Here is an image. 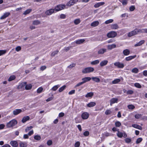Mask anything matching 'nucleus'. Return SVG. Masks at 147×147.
I'll return each instance as SVG.
<instances>
[{
  "label": "nucleus",
  "mask_w": 147,
  "mask_h": 147,
  "mask_svg": "<svg viewBox=\"0 0 147 147\" xmlns=\"http://www.w3.org/2000/svg\"><path fill=\"white\" fill-rule=\"evenodd\" d=\"M17 123V121L15 119H13L8 122L6 126L8 128H10L15 126Z\"/></svg>",
  "instance_id": "f257e3e1"
},
{
  "label": "nucleus",
  "mask_w": 147,
  "mask_h": 147,
  "mask_svg": "<svg viewBox=\"0 0 147 147\" xmlns=\"http://www.w3.org/2000/svg\"><path fill=\"white\" fill-rule=\"evenodd\" d=\"M26 82H24L20 84L18 86V89L22 90L25 88L26 90H28V86L26 85Z\"/></svg>",
  "instance_id": "f03ea898"
},
{
  "label": "nucleus",
  "mask_w": 147,
  "mask_h": 147,
  "mask_svg": "<svg viewBox=\"0 0 147 147\" xmlns=\"http://www.w3.org/2000/svg\"><path fill=\"white\" fill-rule=\"evenodd\" d=\"M94 70V68L93 67H89L86 68L82 70V73L84 74L90 73L92 72Z\"/></svg>",
  "instance_id": "7ed1b4c3"
},
{
  "label": "nucleus",
  "mask_w": 147,
  "mask_h": 147,
  "mask_svg": "<svg viewBox=\"0 0 147 147\" xmlns=\"http://www.w3.org/2000/svg\"><path fill=\"white\" fill-rule=\"evenodd\" d=\"M117 35L116 32L114 31H111L107 34V36L109 38H114Z\"/></svg>",
  "instance_id": "20e7f679"
},
{
  "label": "nucleus",
  "mask_w": 147,
  "mask_h": 147,
  "mask_svg": "<svg viewBox=\"0 0 147 147\" xmlns=\"http://www.w3.org/2000/svg\"><path fill=\"white\" fill-rule=\"evenodd\" d=\"M65 7V5H59L56 6L55 8V10L57 11L61 10Z\"/></svg>",
  "instance_id": "39448f33"
},
{
  "label": "nucleus",
  "mask_w": 147,
  "mask_h": 147,
  "mask_svg": "<svg viewBox=\"0 0 147 147\" xmlns=\"http://www.w3.org/2000/svg\"><path fill=\"white\" fill-rule=\"evenodd\" d=\"M115 66L119 68H122L124 67V64L121 63L119 61L116 62L114 63Z\"/></svg>",
  "instance_id": "423d86ee"
},
{
  "label": "nucleus",
  "mask_w": 147,
  "mask_h": 147,
  "mask_svg": "<svg viewBox=\"0 0 147 147\" xmlns=\"http://www.w3.org/2000/svg\"><path fill=\"white\" fill-rule=\"evenodd\" d=\"M78 1V0H70L66 4V5L68 6H71L76 3Z\"/></svg>",
  "instance_id": "0eeeda50"
},
{
  "label": "nucleus",
  "mask_w": 147,
  "mask_h": 147,
  "mask_svg": "<svg viewBox=\"0 0 147 147\" xmlns=\"http://www.w3.org/2000/svg\"><path fill=\"white\" fill-rule=\"evenodd\" d=\"M89 116V114L87 112H85L82 113L81 115L82 118L83 119H87Z\"/></svg>",
  "instance_id": "6e6552de"
},
{
  "label": "nucleus",
  "mask_w": 147,
  "mask_h": 147,
  "mask_svg": "<svg viewBox=\"0 0 147 147\" xmlns=\"http://www.w3.org/2000/svg\"><path fill=\"white\" fill-rule=\"evenodd\" d=\"M22 112V111L20 109H15L13 111V114L14 115H16Z\"/></svg>",
  "instance_id": "1a4fd4ad"
},
{
  "label": "nucleus",
  "mask_w": 147,
  "mask_h": 147,
  "mask_svg": "<svg viewBox=\"0 0 147 147\" xmlns=\"http://www.w3.org/2000/svg\"><path fill=\"white\" fill-rule=\"evenodd\" d=\"M54 11V9H50L47 11L45 12V14L48 16L52 14Z\"/></svg>",
  "instance_id": "9d476101"
},
{
  "label": "nucleus",
  "mask_w": 147,
  "mask_h": 147,
  "mask_svg": "<svg viewBox=\"0 0 147 147\" xmlns=\"http://www.w3.org/2000/svg\"><path fill=\"white\" fill-rule=\"evenodd\" d=\"M10 144L13 147H17L18 145L17 142L16 141H11Z\"/></svg>",
  "instance_id": "9b49d317"
},
{
  "label": "nucleus",
  "mask_w": 147,
  "mask_h": 147,
  "mask_svg": "<svg viewBox=\"0 0 147 147\" xmlns=\"http://www.w3.org/2000/svg\"><path fill=\"white\" fill-rule=\"evenodd\" d=\"M107 49H105L102 48L99 50L98 51V54H103L105 53L106 52Z\"/></svg>",
  "instance_id": "f8f14e48"
},
{
  "label": "nucleus",
  "mask_w": 147,
  "mask_h": 147,
  "mask_svg": "<svg viewBox=\"0 0 147 147\" xmlns=\"http://www.w3.org/2000/svg\"><path fill=\"white\" fill-rule=\"evenodd\" d=\"M10 14V13L9 12H6L0 17V19L3 20L6 18L7 17H8L9 16Z\"/></svg>",
  "instance_id": "ddd939ff"
},
{
  "label": "nucleus",
  "mask_w": 147,
  "mask_h": 147,
  "mask_svg": "<svg viewBox=\"0 0 147 147\" xmlns=\"http://www.w3.org/2000/svg\"><path fill=\"white\" fill-rule=\"evenodd\" d=\"M137 34V33L135 29L133 31L129 32L128 34V36L129 37H131Z\"/></svg>",
  "instance_id": "4468645a"
},
{
  "label": "nucleus",
  "mask_w": 147,
  "mask_h": 147,
  "mask_svg": "<svg viewBox=\"0 0 147 147\" xmlns=\"http://www.w3.org/2000/svg\"><path fill=\"white\" fill-rule=\"evenodd\" d=\"M91 79V78L89 77H86L82 79V80L83 81L82 82L83 84L90 81Z\"/></svg>",
  "instance_id": "2eb2a0df"
},
{
  "label": "nucleus",
  "mask_w": 147,
  "mask_h": 147,
  "mask_svg": "<svg viewBox=\"0 0 147 147\" xmlns=\"http://www.w3.org/2000/svg\"><path fill=\"white\" fill-rule=\"evenodd\" d=\"M116 46L115 44H112V45H109L107 46V49L109 50H111L113 48L116 47Z\"/></svg>",
  "instance_id": "dca6fc26"
},
{
  "label": "nucleus",
  "mask_w": 147,
  "mask_h": 147,
  "mask_svg": "<svg viewBox=\"0 0 147 147\" xmlns=\"http://www.w3.org/2000/svg\"><path fill=\"white\" fill-rule=\"evenodd\" d=\"M105 4V3L103 2L98 3L95 4L94 5V7L95 8H98L100 7V6L104 5Z\"/></svg>",
  "instance_id": "f3484780"
},
{
  "label": "nucleus",
  "mask_w": 147,
  "mask_h": 147,
  "mask_svg": "<svg viewBox=\"0 0 147 147\" xmlns=\"http://www.w3.org/2000/svg\"><path fill=\"white\" fill-rule=\"evenodd\" d=\"M85 41L84 39L78 40L75 41V42L77 44L79 45L83 43Z\"/></svg>",
  "instance_id": "a211bd4d"
},
{
  "label": "nucleus",
  "mask_w": 147,
  "mask_h": 147,
  "mask_svg": "<svg viewBox=\"0 0 147 147\" xmlns=\"http://www.w3.org/2000/svg\"><path fill=\"white\" fill-rule=\"evenodd\" d=\"M96 104V103L95 102H91L87 104V105L89 107H91L94 106Z\"/></svg>",
  "instance_id": "6ab92c4d"
},
{
  "label": "nucleus",
  "mask_w": 147,
  "mask_h": 147,
  "mask_svg": "<svg viewBox=\"0 0 147 147\" xmlns=\"http://www.w3.org/2000/svg\"><path fill=\"white\" fill-rule=\"evenodd\" d=\"M108 63V61L107 60H104L100 63V65L101 67H103L104 66L106 65Z\"/></svg>",
  "instance_id": "aec40b11"
},
{
  "label": "nucleus",
  "mask_w": 147,
  "mask_h": 147,
  "mask_svg": "<svg viewBox=\"0 0 147 147\" xmlns=\"http://www.w3.org/2000/svg\"><path fill=\"white\" fill-rule=\"evenodd\" d=\"M118 99L117 98H113L111 99L110 100V105L111 106L112 104L115 102H117Z\"/></svg>",
  "instance_id": "412c9836"
},
{
  "label": "nucleus",
  "mask_w": 147,
  "mask_h": 147,
  "mask_svg": "<svg viewBox=\"0 0 147 147\" xmlns=\"http://www.w3.org/2000/svg\"><path fill=\"white\" fill-rule=\"evenodd\" d=\"M111 28L113 30L117 29L119 28L118 25L116 24H112Z\"/></svg>",
  "instance_id": "4be33fe9"
},
{
  "label": "nucleus",
  "mask_w": 147,
  "mask_h": 147,
  "mask_svg": "<svg viewBox=\"0 0 147 147\" xmlns=\"http://www.w3.org/2000/svg\"><path fill=\"white\" fill-rule=\"evenodd\" d=\"M99 24V22L98 21H95L91 23V26H92L95 27L98 26Z\"/></svg>",
  "instance_id": "5701e85b"
},
{
  "label": "nucleus",
  "mask_w": 147,
  "mask_h": 147,
  "mask_svg": "<svg viewBox=\"0 0 147 147\" xmlns=\"http://www.w3.org/2000/svg\"><path fill=\"white\" fill-rule=\"evenodd\" d=\"M123 53L124 55L127 56L129 54L130 51L128 49H126L123 51Z\"/></svg>",
  "instance_id": "b1692460"
},
{
  "label": "nucleus",
  "mask_w": 147,
  "mask_h": 147,
  "mask_svg": "<svg viewBox=\"0 0 147 147\" xmlns=\"http://www.w3.org/2000/svg\"><path fill=\"white\" fill-rule=\"evenodd\" d=\"M19 145L20 147H26L27 146L26 143L22 142L19 143Z\"/></svg>",
  "instance_id": "393cba45"
},
{
  "label": "nucleus",
  "mask_w": 147,
  "mask_h": 147,
  "mask_svg": "<svg viewBox=\"0 0 147 147\" xmlns=\"http://www.w3.org/2000/svg\"><path fill=\"white\" fill-rule=\"evenodd\" d=\"M132 127L140 130H142V127L136 124H133L132 125Z\"/></svg>",
  "instance_id": "a878e982"
},
{
  "label": "nucleus",
  "mask_w": 147,
  "mask_h": 147,
  "mask_svg": "<svg viewBox=\"0 0 147 147\" xmlns=\"http://www.w3.org/2000/svg\"><path fill=\"white\" fill-rule=\"evenodd\" d=\"M136 57V55H134L133 56H129L128 57H126L125 59L127 61H129V60H130L132 59H134L135 57Z\"/></svg>",
  "instance_id": "bb28decb"
},
{
  "label": "nucleus",
  "mask_w": 147,
  "mask_h": 147,
  "mask_svg": "<svg viewBox=\"0 0 147 147\" xmlns=\"http://www.w3.org/2000/svg\"><path fill=\"white\" fill-rule=\"evenodd\" d=\"M94 95V93L93 92H90L88 93L85 96L86 98H91Z\"/></svg>",
  "instance_id": "cd10ccee"
},
{
  "label": "nucleus",
  "mask_w": 147,
  "mask_h": 147,
  "mask_svg": "<svg viewBox=\"0 0 147 147\" xmlns=\"http://www.w3.org/2000/svg\"><path fill=\"white\" fill-rule=\"evenodd\" d=\"M99 61L98 60H96L91 62L90 64L92 65H94L98 64Z\"/></svg>",
  "instance_id": "c85d7f7f"
},
{
  "label": "nucleus",
  "mask_w": 147,
  "mask_h": 147,
  "mask_svg": "<svg viewBox=\"0 0 147 147\" xmlns=\"http://www.w3.org/2000/svg\"><path fill=\"white\" fill-rule=\"evenodd\" d=\"M145 42V41L144 40H142L140 41L138 43L136 44L135 45V47H137L140 46L141 45H142Z\"/></svg>",
  "instance_id": "c756f323"
},
{
  "label": "nucleus",
  "mask_w": 147,
  "mask_h": 147,
  "mask_svg": "<svg viewBox=\"0 0 147 147\" xmlns=\"http://www.w3.org/2000/svg\"><path fill=\"white\" fill-rule=\"evenodd\" d=\"M135 30L137 33V34L144 33V29H139L136 28L135 29Z\"/></svg>",
  "instance_id": "7c9ffc66"
},
{
  "label": "nucleus",
  "mask_w": 147,
  "mask_h": 147,
  "mask_svg": "<svg viewBox=\"0 0 147 147\" xmlns=\"http://www.w3.org/2000/svg\"><path fill=\"white\" fill-rule=\"evenodd\" d=\"M93 80L96 82H99L100 81V79L97 77H93L91 78Z\"/></svg>",
  "instance_id": "2f4dec72"
},
{
  "label": "nucleus",
  "mask_w": 147,
  "mask_h": 147,
  "mask_svg": "<svg viewBox=\"0 0 147 147\" xmlns=\"http://www.w3.org/2000/svg\"><path fill=\"white\" fill-rule=\"evenodd\" d=\"M40 24V22L38 20H35L33 22L32 24L35 25H37Z\"/></svg>",
  "instance_id": "473e14b6"
},
{
  "label": "nucleus",
  "mask_w": 147,
  "mask_h": 147,
  "mask_svg": "<svg viewBox=\"0 0 147 147\" xmlns=\"http://www.w3.org/2000/svg\"><path fill=\"white\" fill-rule=\"evenodd\" d=\"M120 81V80L119 79H116L114 80L112 82V84H117Z\"/></svg>",
  "instance_id": "72a5a7b5"
},
{
  "label": "nucleus",
  "mask_w": 147,
  "mask_h": 147,
  "mask_svg": "<svg viewBox=\"0 0 147 147\" xmlns=\"http://www.w3.org/2000/svg\"><path fill=\"white\" fill-rule=\"evenodd\" d=\"M66 86L65 85H64L60 88L59 90V92H61L63 91L65 88Z\"/></svg>",
  "instance_id": "f704fd0d"
},
{
  "label": "nucleus",
  "mask_w": 147,
  "mask_h": 147,
  "mask_svg": "<svg viewBox=\"0 0 147 147\" xmlns=\"http://www.w3.org/2000/svg\"><path fill=\"white\" fill-rule=\"evenodd\" d=\"M60 86L59 85H57L53 86L51 89V90L55 91H56L58 88Z\"/></svg>",
  "instance_id": "c9c22d12"
},
{
  "label": "nucleus",
  "mask_w": 147,
  "mask_h": 147,
  "mask_svg": "<svg viewBox=\"0 0 147 147\" xmlns=\"http://www.w3.org/2000/svg\"><path fill=\"white\" fill-rule=\"evenodd\" d=\"M131 71L134 73H137L138 72V69L137 68H134Z\"/></svg>",
  "instance_id": "e433bc0d"
},
{
  "label": "nucleus",
  "mask_w": 147,
  "mask_h": 147,
  "mask_svg": "<svg viewBox=\"0 0 147 147\" xmlns=\"http://www.w3.org/2000/svg\"><path fill=\"white\" fill-rule=\"evenodd\" d=\"M117 136L119 138H121L123 136V134L119 131H118V133L117 134Z\"/></svg>",
  "instance_id": "4c0bfd02"
},
{
  "label": "nucleus",
  "mask_w": 147,
  "mask_h": 147,
  "mask_svg": "<svg viewBox=\"0 0 147 147\" xmlns=\"http://www.w3.org/2000/svg\"><path fill=\"white\" fill-rule=\"evenodd\" d=\"M16 78V77L14 76H11L8 79V80L9 81H11L12 80H14Z\"/></svg>",
  "instance_id": "58836bf2"
},
{
  "label": "nucleus",
  "mask_w": 147,
  "mask_h": 147,
  "mask_svg": "<svg viewBox=\"0 0 147 147\" xmlns=\"http://www.w3.org/2000/svg\"><path fill=\"white\" fill-rule=\"evenodd\" d=\"M128 0H122L121 1L120 0H119L120 2H121L123 5H126L127 3Z\"/></svg>",
  "instance_id": "ea45409f"
},
{
  "label": "nucleus",
  "mask_w": 147,
  "mask_h": 147,
  "mask_svg": "<svg viewBox=\"0 0 147 147\" xmlns=\"http://www.w3.org/2000/svg\"><path fill=\"white\" fill-rule=\"evenodd\" d=\"M142 138H138L136 141V143L137 144H138L141 142L142 140Z\"/></svg>",
  "instance_id": "a19ab883"
},
{
  "label": "nucleus",
  "mask_w": 147,
  "mask_h": 147,
  "mask_svg": "<svg viewBox=\"0 0 147 147\" xmlns=\"http://www.w3.org/2000/svg\"><path fill=\"white\" fill-rule=\"evenodd\" d=\"M113 21V19H111L106 21L105 22V23L106 24H108L112 23Z\"/></svg>",
  "instance_id": "79ce46f5"
},
{
  "label": "nucleus",
  "mask_w": 147,
  "mask_h": 147,
  "mask_svg": "<svg viewBox=\"0 0 147 147\" xmlns=\"http://www.w3.org/2000/svg\"><path fill=\"white\" fill-rule=\"evenodd\" d=\"M80 22V19H76L74 21V23L76 25H77L79 24Z\"/></svg>",
  "instance_id": "37998d69"
},
{
  "label": "nucleus",
  "mask_w": 147,
  "mask_h": 147,
  "mask_svg": "<svg viewBox=\"0 0 147 147\" xmlns=\"http://www.w3.org/2000/svg\"><path fill=\"white\" fill-rule=\"evenodd\" d=\"M58 52L59 51L58 50H56L53 52L51 53V56L52 57L56 55L57 54Z\"/></svg>",
  "instance_id": "c03bdc74"
},
{
  "label": "nucleus",
  "mask_w": 147,
  "mask_h": 147,
  "mask_svg": "<svg viewBox=\"0 0 147 147\" xmlns=\"http://www.w3.org/2000/svg\"><path fill=\"white\" fill-rule=\"evenodd\" d=\"M27 121H28V116L24 117L23 118L22 121L23 123H24L26 122Z\"/></svg>",
  "instance_id": "a18cd8bd"
},
{
  "label": "nucleus",
  "mask_w": 147,
  "mask_h": 147,
  "mask_svg": "<svg viewBox=\"0 0 147 147\" xmlns=\"http://www.w3.org/2000/svg\"><path fill=\"white\" fill-rule=\"evenodd\" d=\"M125 141L126 143H129L131 142V140L130 138H127L125 139Z\"/></svg>",
  "instance_id": "49530a36"
},
{
  "label": "nucleus",
  "mask_w": 147,
  "mask_h": 147,
  "mask_svg": "<svg viewBox=\"0 0 147 147\" xmlns=\"http://www.w3.org/2000/svg\"><path fill=\"white\" fill-rule=\"evenodd\" d=\"M135 107V106L132 105H129L128 106V108L130 109H133Z\"/></svg>",
  "instance_id": "de8ad7c7"
},
{
  "label": "nucleus",
  "mask_w": 147,
  "mask_h": 147,
  "mask_svg": "<svg viewBox=\"0 0 147 147\" xmlns=\"http://www.w3.org/2000/svg\"><path fill=\"white\" fill-rule=\"evenodd\" d=\"M111 111L110 110L107 109L105 113L106 115H109L111 114Z\"/></svg>",
  "instance_id": "09e8293b"
},
{
  "label": "nucleus",
  "mask_w": 147,
  "mask_h": 147,
  "mask_svg": "<svg viewBox=\"0 0 147 147\" xmlns=\"http://www.w3.org/2000/svg\"><path fill=\"white\" fill-rule=\"evenodd\" d=\"M134 86L138 88H141L142 87L138 83H135L134 84Z\"/></svg>",
  "instance_id": "8fccbe9b"
},
{
  "label": "nucleus",
  "mask_w": 147,
  "mask_h": 147,
  "mask_svg": "<svg viewBox=\"0 0 147 147\" xmlns=\"http://www.w3.org/2000/svg\"><path fill=\"white\" fill-rule=\"evenodd\" d=\"M142 115L140 114H137L135 115V117L136 119H139L141 118Z\"/></svg>",
  "instance_id": "3c124183"
},
{
  "label": "nucleus",
  "mask_w": 147,
  "mask_h": 147,
  "mask_svg": "<svg viewBox=\"0 0 147 147\" xmlns=\"http://www.w3.org/2000/svg\"><path fill=\"white\" fill-rule=\"evenodd\" d=\"M71 47H72L71 46L65 47L64 48L63 50H64L65 51L67 52L69 50L70 48H71Z\"/></svg>",
  "instance_id": "603ef678"
},
{
  "label": "nucleus",
  "mask_w": 147,
  "mask_h": 147,
  "mask_svg": "<svg viewBox=\"0 0 147 147\" xmlns=\"http://www.w3.org/2000/svg\"><path fill=\"white\" fill-rule=\"evenodd\" d=\"M34 138L35 140H40L41 139L40 137V136L38 135H36L34 137Z\"/></svg>",
  "instance_id": "864d4df0"
},
{
  "label": "nucleus",
  "mask_w": 147,
  "mask_h": 147,
  "mask_svg": "<svg viewBox=\"0 0 147 147\" xmlns=\"http://www.w3.org/2000/svg\"><path fill=\"white\" fill-rule=\"evenodd\" d=\"M6 53L5 50H0V56L5 54Z\"/></svg>",
  "instance_id": "5fc2aeb1"
},
{
  "label": "nucleus",
  "mask_w": 147,
  "mask_h": 147,
  "mask_svg": "<svg viewBox=\"0 0 147 147\" xmlns=\"http://www.w3.org/2000/svg\"><path fill=\"white\" fill-rule=\"evenodd\" d=\"M43 90V88L42 87L39 88L37 90L38 93H41Z\"/></svg>",
  "instance_id": "6e6d98bb"
},
{
  "label": "nucleus",
  "mask_w": 147,
  "mask_h": 147,
  "mask_svg": "<svg viewBox=\"0 0 147 147\" xmlns=\"http://www.w3.org/2000/svg\"><path fill=\"white\" fill-rule=\"evenodd\" d=\"M134 93V91L131 90H128L127 92V94H132Z\"/></svg>",
  "instance_id": "4d7b16f0"
},
{
  "label": "nucleus",
  "mask_w": 147,
  "mask_h": 147,
  "mask_svg": "<svg viewBox=\"0 0 147 147\" xmlns=\"http://www.w3.org/2000/svg\"><path fill=\"white\" fill-rule=\"evenodd\" d=\"M115 125L117 127H119L121 125V123L119 121H117L115 123Z\"/></svg>",
  "instance_id": "13d9d810"
},
{
  "label": "nucleus",
  "mask_w": 147,
  "mask_h": 147,
  "mask_svg": "<svg viewBox=\"0 0 147 147\" xmlns=\"http://www.w3.org/2000/svg\"><path fill=\"white\" fill-rule=\"evenodd\" d=\"M47 68V67L45 65L42 66L40 67V70L43 71L45 69Z\"/></svg>",
  "instance_id": "bf43d9fd"
},
{
  "label": "nucleus",
  "mask_w": 147,
  "mask_h": 147,
  "mask_svg": "<svg viewBox=\"0 0 147 147\" xmlns=\"http://www.w3.org/2000/svg\"><path fill=\"white\" fill-rule=\"evenodd\" d=\"M76 65V64L75 63H73L70 64L67 67L70 69L72 68L73 67H74Z\"/></svg>",
  "instance_id": "052dcab7"
},
{
  "label": "nucleus",
  "mask_w": 147,
  "mask_h": 147,
  "mask_svg": "<svg viewBox=\"0 0 147 147\" xmlns=\"http://www.w3.org/2000/svg\"><path fill=\"white\" fill-rule=\"evenodd\" d=\"M80 145V142L78 141L75 144V147H79Z\"/></svg>",
  "instance_id": "680f3d73"
},
{
  "label": "nucleus",
  "mask_w": 147,
  "mask_h": 147,
  "mask_svg": "<svg viewBox=\"0 0 147 147\" xmlns=\"http://www.w3.org/2000/svg\"><path fill=\"white\" fill-rule=\"evenodd\" d=\"M135 7L134 6H131L129 7V10L131 11H133L135 9Z\"/></svg>",
  "instance_id": "e2e57ef3"
},
{
  "label": "nucleus",
  "mask_w": 147,
  "mask_h": 147,
  "mask_svg": "<svg viewBox=\"0 0 147 147\" xmlns=\"http://www.w3.org/2000/svg\"><path fill=\"white\" fill-rule=\"evenodd\" d=\"M83 134L85 136H87L89 135V133L88 131H86Z\"/></svg>",
  "instance_id": "0e129e2a"
},
{
  "label": "nucleus",
  "mask_w": 147,
  "mask_h": 147,
  "mask_svg": "<svg viewBox=\"0 0 147 147\" xmlns=\"http://www.w3.org/2000/svg\"><path fill=\"white\" fill-rule=\"evenodd\" d=\"M52 144V141L51 140H49L47 142V144L48 146H50Z\"/></svg>",
  "instance_id": "69168bd1"
},
{
  "label": "nucleus",
  "mask_w": 147,
  "mask_h": 147,
  "mask_svg": "<svg viewBox=\"0 0 147 147\" xmlns=\"http://www.w3.org/2000/svg\"><path fill=\"white\" fill-rule=\"evenodd\" d=\"M105 135L106 137L110 136H112L111 134H110L108 132H106L105 133Z\"/></svg>",
  "instance_id": "338daca9"
},
{
  "label": "nucleus",
  "mask_w": 147,
  "mask_h": 147,
  "mask_svg": "<svg viewBox=\"0 0 147 147\" xmlns=\"http://www.w3.org/2000/svg\"><path fill=\"white\" fill-rule=\"evenodd\" d=\"M21 47L20 46H18L16 48V50L17 51H19L21 50Z\"/></svg>",
  "instance_id": "774afa93"
}]
</instances>
